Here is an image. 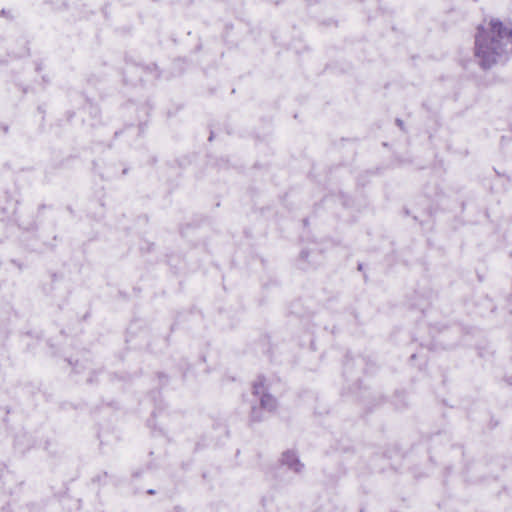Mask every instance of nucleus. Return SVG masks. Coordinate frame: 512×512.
I'll return each instance as SVG.
<instances>
[{"label":"nucleus","instance_id":"obj_6","mask_svg":"<svg viewBox=\"0 0 512 512\" xmlns=\"http://www.w3.org/2000/svg\"><path fill=\"white\" fill-rule=\"evenodd\" d=\"M397 124H398L399 126H401V125H402V121H401V120H399V119H397Z\"/></svg>","mask_w":512,"mask_h":512},{"label":"nucleus","instance_id":"obj_1","mask_svg":"<svg viewBox=\"0 0 512 512\" xmlns=\"http://www.w3.org/2000/svg\"><path fill=\"white\" fill-rule=\"evenodd\" d=\"M512 53V28L497 19L479 27L475 36V57L483 69L503 62Z\"/></svg>","mask_w":512,"mask_h":512},{"label":"nucleus","instance_id":"obj_2","mask_svg":"<svg viewBox=\"0 0 512 512\" xmlns=\"http://www.w3.org/2000/svg\"><path fill=\"white\" fill-rule=\"evenodd\" d=\"M264 391V379L259 378V380L253 384V394L256 396L260 395L261 409L271 412L276 408V399L272 395L264 393Z\"/></svg>","mask_w":512,"mask_h":512},{"label":"nucleus","instance_id":"obj_5","mask_svg":"<svg viewBox=\"0 0 512 512\" xmlns=\"http://www.w3.org/2000/svg\"><path fill=\"white\" fill-rule=\"evenodd\" d=\"M301 256H302L303 258H304V257L306 258V257L308 256V254H307L306 252H304V251H303V252L301 253Z\"/></svg>","mask_w":512,"mask_h":512},{"label":"nucleus","instance_id":"obj_3","mask_svg":"<svg viewBox=\"0 0 512 512\" xmlns=\"http://www.w3.org/2000/svg\"><path fill=\"white\" fill-rule=\"evenodd\" d=\"M280 462L282 466L286 467L287 469L291 470L296 474L301 473L304 469V464L301 463L296 452L291 450L283 452Z\"/></svg>","mask_w":512,"mask_h":512},{"label":"nucleus","instance_id":"obj_4","mask_svg":"<svg viewBox=\"0 0 512 512\" xmlns=\"http://www.w3.org/2000/svg\"><path fill=\"white\" fill-rule=\"evenodd\" d=\"M259 410L260 409H258L256 407L252 408V418L255 421H258V420H260L262 418V416L259 414Z\"/></svg>","mask_w":512,"mask_h":512}]
</instances>
